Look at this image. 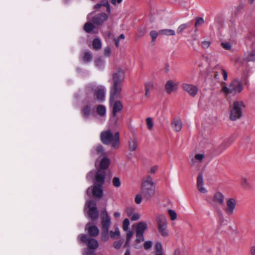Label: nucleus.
<instances>
[{
  "label": "nucleus",
  "mask_w": 255,
  "mask_h": 255,
  "mask_svg": "<svg viewBox=\"0 0 255 255\" xmlns=\"http://www.w3.org/2000/svg\"><path fill=\"white\" fill-rule=\"evenodd\" d=\"M204 184L203 176L202 173H200L197 179V185Z\"/></svg>",
  "instance_id": "50"
},
{
  "label": "nucleus",
  "mask_w": 255,
  "mask_h": 255,
  "mask_svg": "<svg viewBox=\"0 0 255 255\" xmlns=\"http://www.w3.org/2000/svg\"><path fill=\"white\" fill-rule=\"evenodd\" d=\"M87 88L94 91V95L99 101L102 102L105 100L106 89L104 86L100 85L96 87L95 84L92 83L88 85Z\"/></svg>",
  "instance_id": "5"
},
{
  "label": "nucleus",
  "mask_w": 255,
  "mask_h": 255,
  "mask_svg": "<svg viewBox=\"0 0 255 255\" xmlns=\"http://www.w3.org/2000/svg\"><path fill=\"white\" fill-rule=\"evenodd\" d=\"M113 104L112 115L113 117H116L117 113L121 111L123 108V104L120 101H114L111 104Z\"/></svg>",
  "instance_id": "18"
},
{
  "label": "nucleus",
  "mask_w": 255,
  "mask_h": 255,
  "mask_svg": "<svg viewBox=\"0 0 255 255\" xmlns=\"http://www.w3.org/2000/svg\"><path fill=\"white\" fill-rule=\"evenodd\" d=\"M153 88V83L152 82H148L145 84V89H148L150 91Z\"/></svg>",
  "instance_id": "53"
},
{
  "label": "nucleus",
  "mask_w": 255,
  "mask_h": 255,
  "mask_svg": "<svg viewBox=\"0 0 255 255\" xmlns=\"http://www.w3.org/2000/svg\"><path fill=\"white\" fill-rule=\"evenodd\" d=\"M248 61H255V51L251 52L246 57Z\"/></svg>",
  "instance_id": "41"
},
{
  "label": "nucleus",
  "mask_w": 255,
  "mask_h": 255,
  "mask_svg": "<svg viewBox=\"0 0 255 255\" xmlns=\"http://www.w3.org/2000/svg\"><path fill=\"white\" fill-rule=\"evenodd\" d=\"M183 124L181 120L179 118H175L171 123V127L176 132L180 131L182 128Z\"/></svg>",
  "instance_id": "16"
},
{
  "label": "nucleus",
  "mask_w": 255,
  "mask_h": 255,
  "mask_svg": "<svg viewBox=\"0 0 255 255\" xmlns=\"http://www.w3.org/2000/svg\"><path fill=\"white\" fill-rule=\"evenodd\" d=\"M252 255H255V247H253L251 249Z\"/></svg>",
  "instance_id": "64"
},
{
  "label": "nucleus",
  "mask_w": 255,
  "mask_h": 255,
  "mask_svg": "<svg viewBox=\"0 0 255 255\" xmlns=\"http://www.w3.org/2000/svg\"><path fill=\"white\" fill-rule=\"evenodd\" d=\"M120 236V231L118 228L115 229V232H110V237L112 239H115Z\"/></svg>",
  "instance_id": "42"
},
{
  "label": "nucleus",
  "mask_w": 255,
  "mask_h": 255,
  "mask_svg": "<svg viewBox=\"0 0 255 255\" xmlns=\"http://www.w3.org/2000/svg\"><path fill=\"white\" fill-rule=\"evenodd\" d=\"M206 59L211 67L212 66V63L213 62L216 63L217 61V57L215 54H208L206 57Z\"/></svg>",
  "instance_id": "26"
},
{
  "label": "nucleus",
  "mask_w": 255,
  "mask_h": 255,
  "mask_svg": "<svg viewBox=\"0 0 255 255\" xmlns=\"http://www.w3.org/2000/svg\"><path fill=\"white\" fill-rule=\"evenodd\" d=\"M109 164V159L107 157H104V158L101 160L100 163V169L105 170V169L108 168Z\"/></svg>",
  "instance_id": "24"
},
{
  "label": "nucleus",
  "mask_w": 255,
  "mask_h": 255,
  "mask_svg": "<svg viewBox=\"0 0 255 255\" xmlns=\"http://www.w3.org/2000/svg\"><path fill=\"white\" fill-rule=\"evenodd\" d=\"M243 107H244V105L243 102L235 101L234 102L230 116V118L232 121H236L241 117Z\"/></svg>",
  "instance_id": "6"
},
{
  "label": "nucleus",
  "mask_w": 255,
  "mask_h": 255,
  "mask_svg": "<svg viewBox=\"0 0 255 255\" xmlns=\"http://www.w3.org/2000/svg\"><path fill=\"white\" fill-rule=\"evenodd\" d=\"M91 114V107L85 106L82 110V115L84 119H87Z\"/></svg>",
  "instance_id": "28"
},
{
  "label": "nucleus",
  "mask_w": 255,
  "mask_h": 255,
  "mask_svg": "<svg viewBox=\"0 0 255 255\" xmlns=\"http://www.w3.org/2000/svg\"><path fill=\"white\" fill-rule=\"evenodd\" d=\"M88 207L89 208L88 212V216L93 221H96L99 216V212L96 207L95 201L90 200L88 203Z\"/></svg>",
  "instance_id": "7"
},
{
  "label": "nucleus",
  "mask_w": 255,
  "mask_h": 255,
  "mask_svg": "<svg viewBox=\"0 0 255 255\" xmlns=\"http://www.w3.org/2000/svg\"><path fill=\"white\" fill-rule=\"evenodd\" d=\"M101 140L106 145H111L112 148L118 149L120 146V133L116 132L114 134L110 130L103 131L100 134Z\"/></svg>",
  "instance_id": "3"
},
{
  "label": "nucleus",
  "mask_w": 255,
  "mask_h": 255,
  "mask_svg": "<svg viewBox=\"0 0 255 255\" xmlns=\"http://www.w3.org/2000/svg\"><path fill=\"white\" fill-rule=\"evenodd\" d=\"M146 124L147 127V128L149 130H151L153 128V123L152 121V119L151 118H147L146 119Z\"/></svg>",
  "instance_id": "40"
},
{
  "label": "nucleus",
  "mask_w": 255,
  "mask_h": 255,
  "mask_svg": "<svg viewBox=\"0 0 255 255\" xmlns=\"http://www.w3.org/2000/svg\"><path fill=\"white\" fill-rule=\"evenodd\" d=\"M91 154L93 156L95 157H100L105 155L103 147L101 145H99L93 148L91 150Z\"/></svg>",
  "instance_id": "15"
},
{
  "label": "nucleus",
  "mask_w": 255,
  "mask_h": 255,
  "mask_svg": "<svg viewBox=\"0 0 255 255\" xmlns=\"http://www.w3.org/2000/svg\"><path fill=\"white\" fill-rule=\"evenodd\" d=\"M113 216L115 218H119L121 216V214L119 212H115L114 213Z\"/></svg>",
  "instance_id": "62"
},
{
  "label": "nucleus",
  "mask_w": 255,
  "mask_h": 255,
  "mask_svg": "<svg viewBox=\"0 0 255 255\" xmlns=\"http://www.w3.org/2000/svg\"><path fill=\"white\" fill-rule=\"evenodd\" d=\"M166 217L163 215H159L156 217L157 223H166Z\"/></svg>",
  "instance_id": "38"
},
{
  "label": "nucleus",
  "mask_w": 255,
  "mask_h": 255,
  "mask_svg": "<svg viewBox=\"0 0 255 255\" xmlns=\"http://www.w3.org/2000/svg\"><path fill=\"white\" fill-rule=\"evenodd\" d=\"M212 76L215 79L219 80L220 78V74H222L224 81H226L228 78V73L220 65L217 64L212 68Z\"/></svg>",
  "instance_id": "9"
},
{
  "label": "nucleus",
  "mask_w": 255,
  "mask_h": 255,
  "mask_svg": "<svg viewBox=\"0 0 255 255\" xmlns=\"http://www.w3.org/2000/svg\"><path fill=\"white\" fill-rule=\"evenodd\" d=\"M203 185L204 184H201V185L199 184V185H197V188H198L199 191L200 193L205 194L207 192V190H206V189L205 188H204L203 187Z\"/></svg>",
  "instance_id": "49"
},
{
  "label": "nucleus",
  "mask_w": 255,
  "mask_h": 255,
  "mask_svg": "<svg viewBox=\"0 0 255 255\" xmlns=\"http://www.w3.org/2000/svg\"><path fill=\"white\" fill-rule=\"evenodd\" d=\"M159 34L167 36H173L175 35V32L170 29H164L159 30Z\"/></svg>",
  "instance_id": "29"
},
{
  "label": "nucleus",
  "mask_w": 255,
  "mask_h": 255,
  "mask_svg": "<svg viewBox=\"0 0 255 255\" xmlns=\"http://www.w3.org/2000/svg\"><path fill=\"white\" fill-rule=\"evenodd\" d=\"M211 42L209 41H204L201 43V46L204 48L207 49L210 46Z\"/></svg>",
  "instance_id": "51"
},
{
  "label": "nucleus",
  "mask_w": 255,
  "mask_h": 255,
  "mask_svg": "<svg viewBox=\"0 0 255 255\" xmlns=\"http://www.w3.org/2000/svg\"><path fill=\"white\" fill-rule=\"evenodd\" d=\"M137 147V142L135 139H130L128 141V149L130 151H135Z\"/></svg>",
  "instance_id": "25"
},
{
  "label": "nucleus",
  "mask_w": 255,
  "mask_h": 255,
  "mask_svg": "<svg viewBox=\"0 0 255 255\" xmlns=\"http://www.w3.org/2000/svg\"><path fill=\"white\" fill-rule=\"evenodd\" d=\"M96 111L99 116L103 117L106 115V108L104 105H99L97 107Z\"/></svg>",
  "instance_id": "27"
},
{
  "label": "nucleus",
  "mask_w": 255,
  "mask_h": 255,
  "mask_svg": "<svg viewBox=\"0 0 255 255\" xmlns=\"http://www.w3.org/2000/svg\"><path fill=\"white\" fill-rule=\"evenodd\" d=\"M227 147L228 145H226V143L225 142H223L218 147L217 149H216V150L219 154H220L223 151H224Z\"/></svg>",
  "instance_id": "39"
},
{
  "label": "nucleus",
  "mask_w": 255,
  "mask_h": 255,
  "mask_svg": "<svg viewBox=\"0 0 255 255\" xmlns=\"http://www.w3.org/2000/svg\"><path fill=\"white\" fill-rule=\"evenodd\" d=\"M168 213L171 220L173 221L176 219L177 214L174 210L171 209L169 210Z\"/></svg>",
  "instance_id": "44"
},
{
  "label": "nucleus",
  "mask_w": 255,
  "mask_h": 255,
  "mask_svg": "<svg viewBox=\"0 0 255 255\" xmlns=\"http://www.w3.org/2000/svg\"><path fill=\"white\" fill-rule=\"evenodd\" d=\"M222 92L225 95L232 94L235 95L240 93L244 89V86L241 81L237 79H234L227 87L225 82L222 83Z\"/></svg>",
  "instance_id": "4"
},
{
  "label": "nucleus",
  "mask_w": 255,
  "mask_h": 255,
  "mask_svg": "<svg viewBox=\"0 0 255 255\" xmlns=\"http://www.w3.org/2000/svg\"><path fill=\"white\" fill-rule=\"evenodd\" d=\"M94 29V25L90 22H88L84 24V29L87 33L92 32Z\"/></svg>",
  "instance_id": "31"
},
{
  "label": "nucleus",
  "mask_w": 255,
  "mask_h": 255,
  "mask_svg": "<svg viewBox=\"0 0 255 255\" xmlns=\"http://www.w3.org/2000/svg\"><path fill=\"white\" fill-rule=\"evenodd\" d=\"M152 243L151 241H146L144 244V248L145 250H148L151 248Z\"/></svg>",
  "instance_id": "52"
},
{
  "label": "nucleus",
  "mask_w": 255,
  "mask_h": 255,
  "mask_svg": "<svg viewBox=\"0 0 255 255\" xmlns=\"http://www.w3.org/2000/svg\"><path fill=\"white\" fill-rule=\"evenodd\" d=\"M93 195L97 198H101L103 196L102 185L95 184L93 189Z\"/></svg>",
  "instance_id": "19"
},
{
  "label": "nucleus",
  "mask_w": 255,
  "mask_h": 255,
  "mask_svg": "<svg viewBox=\"0 0 255 255\" xmlns=\"http://www.w3.org/2000/svg\"><path fill=\"white\" fill-rule=\"evenodd\" d=\"M123 228L124 230L127 231L128 229V225L129 224H123Z\"/></svg>",
  "instance_id": "63"
},
{
  "label": "nucleus",
  "mask_w": 255,
  "mask_h": 255,
  "mask_svg": "<svg viewBox=\"0 0 255 255\" xmlns=\"http://www.w3.org/2000/svg\"><path fill=\"white\" fill-rule=\"evenodd\" d=\"M136 242L137 243H139L141 242H142L144 241V237L143 236V234L141 233H139L136 232Z\"/></svg>",
  "instance_id": "43"
},
{
  "label": "nucleus",
  "mask_w": 255,
  "mask_h": 255,
  "mask_svg": "<svg viewBox=\"0 0 255 255\" xmlns=\"http://www.w3.org/2000/svg\"><path fill=\"white\" fill-rule=\"evenodd\" d=\"M106 172L104 170L99 169L97 171L95 180V184L102 185L105 181Z\"/></svg>",
  "instance_id": "14"
},
{
  "label": "nucleus",
  "mask_w": 255,
  "mask_h": 255,
  "mask_svg": "<svg viewBox=\"0 0 255 255\" xmlns=\"http://www.w3.org/2000/svg\"><path fill=\"white\" fill-rule=\"evenodd\" d=\"M120 40L118 38L114 39V41H115V45L116 47H118L119 46Z\"/></svg>",
  "instance_id": "61"
},
{
  "label": "nucleus",
  "mask_w": 255,
  "mask_h": 255,
  "mask_svg": "<svg viewBox=\"0 0 255 255\" xmlns=\"http://www.w3.org/2000/svg\"><path fill=\"white\" fill-rule=\"evenodd\" d=\"M100 217L102 220L101 223H111L110 217L109 216L105 208L101 210Z\"/></svg>",
  "instance_id": "20"
},
{
  "label": "nucleus",
  "mask_w": 255,
  "mask_h": 255,
  "mask_svg": "<svg viewBox=\"0 0 255 255\" xmlns=\"http://www.w3.org/2000/svg\"><path fill=\"white\" fill-rule=\"evenodd\" d=\"M139 219V215L137 213L133 214L131 215L130 220L132 221H135Z\"/></svg>",
  "instance_id": "56"
},
{
  "label": "nucleus",
  "mask_w": 255,
  "mask_h": 255,
  "mask_svg": "<svg viewBox=\"0 0 255 255\" xmlns=\"http://www.w3.org/2000/svg\"><path fill=\"white\" fill-rule=\"evenodd\" d=\"M159 34H159V30L158 32L155 31V30H151L150 32L149 35H150V36L151 37V41H152V42H153V43H154V42L156 40V39L157 37L158 36V35Z\"/></svg>",
  "instance_id": "35"
},
{
  "label": "nucleus",
  "mask_w": 255,
  "mask_h": 255,
  "mask_svg": "<svg viewBox=\"0 0 255 255\" xmlns=\"http://www.w3.org/2000/svg\"><path fill=\"white\" fill-rule=\"evenodd\" d=\"M204 22V19L202 17H198L196 19V22L195 24V27H198L202 24H203Z\"/></svg>",
  "instance_id": "48"
},
{
  "label": "nucleus",
  "mask_w": 255,
  "mask_h": 255,
  "mask_svg": "<svg viewBox=\"0 0 255 255\" xmlns=\"http://www.w3.org/2000/svg\"><path fill=\"white\" fill-rule=\"evenodd\" d=\"M181 87L184 91L193 97H195L198 91V88L193 84L183 83L182 84Z\"/></svg>",
  "instance_id": "10"
},
{
  "label": "nucleus",
  "mask_w": 255,
  "mask_h": 255,
  "mask_svg": "<svg viewBox=\"0 0 255 255\" xmlns=\"http://www.w3.org/2000/svg\"><path fill=\"white\" fill-rule=\"evenodd\" d=\"M221 45L226 50H230L231 48V45L229 42H222Z\"/></svg>",
  "instance_id": "54"
},
{
  "label": "nucleus",
  "mask_w": 255,
  "mask_h": 255,
  "mask_svg": "<svg viewBox=\"0 0 255 255\" xmlns=\"http://www.w3.org/2000/svg\"><path fill=\"white\" fill-rule=\"evenodd\" d=\"M103 228L104 229H106V232H104L102 234L101 236V240L103 242H106L109 239V235H108V228L109 224H103Z\"/></svg>",
  "instance_id": "30"
},
{
  "label": "nucleus",
  "mask_w": 255,
  "mask_h": 255,
  "mask_svg": "<svg viewBox=\"0 0 255 255\" xmlns=\"http://www.w3.org/2000/svg\"><path fill=\"white\" fill-rule=\"evenodd\" d=\"M190 26V23H184L181 24L177 28V33H181L184 29H185L187 27Z\"/></svg>",
  "instance_id": "37"
},
{
  "label": "nucleus",
  "mask_w": 255,
  "mask_h": 255,
  "mask_svg": "<svg viewBox=\"0 0 255 255\" xmlns=\"http://www.w3.org/2000/svg\"><path fill=\"white\" fill-rule=\"evenodd\" d=\"M108 19V15L105 13H102L92 17V22L98 25L102 24Z\"/></svg>",
  "instance_id": "12"
},
{
  "label": "nucleus",
  "mask_w": 255,
  "mask_h": 255,
  "mask_svg": "<svg viewBox=\"0 0 255 255\" xmlns=\"http://www.w3.org/2000/svg\"><path fill=\"white\" fill-rule=\"evenodd\" d=\"M105 6L107 8V11L108 13L111 12V9L109 5V3L108 0H102L100 3H98L95 5V8L99 9L101 6Z\"/></svg>",
  "instance_id": "23"
},
{
  "label": "nucleus",
  "mask_w": 255,
  "mask_h": 255,
  "mask_svg": "<svg viewBox=\"0 0 255 255\" xmlns=\"http://www.w3.org/2000/svg\"><path fill=\"white\" fill-rule=\"evenodd\" d=\"M111 50L110 48L108 47H106L104 49V54L106 56H109L110 54Z\"/></svg>",
  "instance_id": "57"
},
{
  "label": "nucleus",
  "mask_w": 255,
  "mask_h": 255,
  "mask_svg": "<svg viewBox=\"0 0 255 255\" xmlns=\"http://www.w3.org/2000/svg\"><path fill=\"white\" fill-rule=\"evenodd\" d=\"M154 193L155 187L152 179L150 176H148L143 179L141 194L136 196L135 202L136 204L140 203L142 198L147 200L153 196Z\"/></svg>",
  "instance_id": "2"
},
{
  "label": "nucleus",
  "mask_w": 255,
  "mask_h": 255,
  "mask_svg": "<svg viewBox=\"0 0 255 255\" xmlns=\"http://www.w3.org/2000/svg\"><path fill=\"white\" fill-rule=\"evenodd\" d=\"M155 250L157 252L156 254L163 253L162 247L161 244L159 242L156 243L155 245Z\"/></svg>",
  "instance_id": "46"
},
{
  "label": "nucleus",
  "mask_w": 255,
  "mask_h": 255,
  "mask_svg": "<svg viewBox=\"0 0 255 255\" xmlns=\"http://www.w3.org/2000/svg\"><path fill=\"white\" fill-rule=\"evenodd\" d=\"M84 255H94V251L87 249L85 251Z\"/></svg>",
  "instance_id": "58"
},
{
  "label": "nucleus",
  "mask_w": 255,
  "mask_h": 255,
  "mask_svg": "<svg viewBox=\"0 0 255 255\" xmlns=\"http://www.w3.org/2000/svg\"><path fill=\"white\" fill-rule=\"evenodd\" d=\"M102 43L100 39L96 38L93 41V47L96 50H99L101 48Z\"/></svg>",
  "instance_id": "32"
},
{
  "label": "nucleus",
  "mask_w": 255,
  "mask_h": 255,
  "mask_svg": "<svg viewBox=\"0 0 255 255\" xmlns=\"http://www.w3.org/2000/svg\"><path fill=\"white\" fill-rule=\"evenodd\" d=\"M85 229L88 230V233L91 236L96 237L99 235V230L98 227L94 225L90 227H88L87 225Z\"/></svg>",
  "instance_id": "21"
},
{
  "label": "nucleus",
  "mask_w": 255,
  "mask_h": 255,
  "mask_svg": "<svg viewBox=\"0 0 255 255\" xmlns=\"http://www.w3.org/2000/svg\"><path fill=\"white\" fill-rule=\"evenodd\" d=\"M237 202L234 198H230L226 202V206L225 208V212L228 215L233 214L234 210L236 208Z\"/></svg>",
  "instance_id": "11"
},
{
  "label": "nucleus",
  "mask_w": 255,
  "mask_h": 255,
  "mask_svg": "<svg viewBox=\"0 0 255 255\" xmlns=\"http://www.w3.org/2000/svg\"><path fill=\"white\" fill-rule=\"evenodd\" d=\"M92 56L90 52H85L83 56V60L85 62H89L91 61Z\"/></svg>",
  "instance_id": "36"
},
{
  "label": "nucleus",
  "mask_w": 255,
  "mask_h": 255,
  "mask_svg": "<svg viewBox=\"0 0 255 255\" xmlns=\"http://www.w3.org/2000/svg\"><path fill=\"white\" fill-rule=\"evenodd\" d=\"M204 155L203 154H197L194 156V159H192L191 165V166H193L195 162V160H196L199 162H201L204 158Z\"/></svg>",
  "instance_id": "33"
},
{
  "label": "nucleus",
  "mask_w": 255,
  "mask_h": 255,
  "mask_svg": "<svg viewBox=\"0 0 255 255\" xmlns=\"http://www.w3.org/2000/svg\"><path fill=\"white\" fill-rule=\"evenodd\" d=\"M133 235V232L132 231H128L127 233V243H129L131 238L132 237Z\"/></svg>",
  "instance_id": "55"
},
{
  "label": "nucleus",
  "mask_w": 255,
  "mask_h": 255,
  "mask_svg": "<svg viewBox=\"0 0 255 255\" xmlns=\"http://www.w3.org/2000/svg\"><path fill=\"white\" fill-rule=\"evenodd\" d=\"M123 243L124 240H120L118 241H115L114 243L113 246L115 249H119L121 247L122 245L123 244Z\"/></svg>",
  "instance_id": "45"
},
{
  "label": "nucleus",
  "mask_w": 255,
  "mask_h": 255,
  "mask_svg": "<svg viewBox=\"0 0 255 255\" xmlns=\"http://www.w3.org/2000/svg\"><path fill=\"white\" fill-rule=\"evenodd\" d=\"M113 184L116 187H119L121 185V181L118 177H115L113 179Z\"/></svg>",
  "instance_id": "47"
},
{
  "label": "nucleus",
  "mask_w": 255,
  "mask_h": 255,
  "mask_svg": "<svg viewBox=\"0 0 255 255\" xmlns=\"http://www.w3.org/2000/svg\"><path fill=\"white\" fill-rule=\"evenodd\" d=\"M165 90L166 92L170 94L173 91H175L177 88V84L175 83L172 80H169L165 84Z\"/></svg>",
  "instance_id": "17"
},
{
  "label": "nucleus",
  "mask_w": 255,
  "mask_h": 255,
  "mask_svg": "<svg viewBox=\"0 0 255 255\" xmlns=\"http://www.w3.org/2000/svg\"><path fill=\"white\" fill-rule=\"evenodd\" d=\"M78 239L82 243L87 242V246L90 249L95 250L99 247L98 241L94 239H89L86 235L81 234L79 236Z\"/></svg>",
  "instance_id": "8"
},
{
  "label": "nucleus",
  "mask_w": 255,
  "mask_h": 255,
  "mask_svg": "<svg viewBox=\"0 0 255 255\" xmlns=\"http://www.w3.org/2000/svg\"><path fill=\"white\" fill-rule=\"evenodd\" d=\"M125 80V72L120 68H115L113 72L110 88V103L122 98V91Z\"/></svg>",
  "instance_id": "1"
},
{
  "label": "nucleus",
  "mask_w": 255,
  "mask_h": 255,
  "mask_svg": "<svg viewBox=\"0 0 255 255\" xmlns=\"http://www.w3.org/2000/svg\"><path fill=\"white\" fill-rule=\"evenodd\" d=\"M158 230L162 236L167 237L168 236L169 233L167 230V224H158Z\"/></svg>",
  "instance_id": "22"
},
{
  "label": "nucleus",
  "mask_w": 255,
  "mask_h": 255,
  "mask_svg": "<svg viewBox=\"0 0 255 255\" xmlns=\"http://www.w3.org/2000/svg\"><path fill=\"white\" fill-rule=\"evenodd\" d=\"M123 0H111V2L113 4L116 5L117 3H120Z\"/></svg>",
  "instance_id": "60"
},
{
  "label": "nucleus",
  "mask_w": 255,
  "mask_h": 255,
  "mask_svg": "<svg viewBox=\"0 0 255 255\" xmlns=\"http://www.w3.org/2000/svg\"><path fill=\"white\" fill-rule=\"evenodd\" d=\"M146 228V224H137L136 232L143 234Z\"/></svg>",
  "instance_id": "34"
},
{
  "label": "nucleus",
  "mask_w": 255,
  "mask_h": 255,
  "mask_svg": "<svg viewBox=\"0 0 255 255\" xmlns=\"http://www.w3.org/2000/svg\"><path fill=\"white\" fill-rule=\"evenodd\" d=\"M224 196L220 192L215 193L213 199V204L214 206L223 205L224 204Z\"/></svg>",
  "instance_id": "13"
},
{
  "label": "nucleus",
  "mask_w": 255,
  "mask_h": 255,
  "mask_svg": "<svg viewBox=\"0 0 255 255\" xmlns=\"http://www.w3.org/2000/svg\"><path fill=\"white\" fill-rule=\"evenodd\" d=\"M157 168H158V167L157 166H154L151 167V169H150V172L154 173L156 172V171L157 170Z\"/></svg>",
  "instance_id": "59"
}]
</instances>
